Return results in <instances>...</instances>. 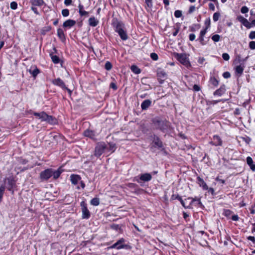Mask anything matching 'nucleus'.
Listing matches in <instances>:
<instances>
[{"label":"nucleus","instance_id":"obj_1","mask_svg":"<svg viewBox=\"0 0 255 255\" xmlns=\"http://www.w3.org/2000/svg\"><path fill=\"white\" fill-rule=\"evenodd\" d=\"M108 146L104 142L99 143L95 147V155L96 156H100L104 152L107 151Z\"/></svg>","mask_w":255,"mask_h":255},{"label":"nucleus","instance_id":"obj_2","mask_svg":"<svg viewBox=\"0 0 255 255\" xmlns=\"http://www.w3.org/2000/svg\"><path fill=\"white\" fill-rule=\"evenodd\" d=\"M176 58L177 60L183 65L188 67L190 66V63L185 54H176Z\"/></svg>","mask_w":255,"mask_h":255},{"label":"nucleus","instance_id":"obj_3","mask_svg":"<svg viewBox=\"0 0 255 255\" xmlns=\"http://www.w3.org/2000/svg\"><path fill=\"white\" fill-rule=\"evenodd\" d=\"M80 205L82 212V218L89 219L90 217V212L87 208V204L84 201H82L81 202Z\"/></svg>","mask_w":255,"mask_h":255},{"label":"nucleus","instance_id":"obj_4","mask_svg":"<svg viewBox=\"0 0 255 255\" xmlns=\"http://www.w3.org/2000/svg\"><path fill=\"white\" fill-rule=\"evenodd\" d=\"M52 169H47L40 172L39 178L41 181L47 180L52 177Z\"/></svg>","mask_w":255,"mask_h":255},{"label":"nucleus","instance_id":"obj_5","mask_svg":"<svg viewBox=\"0 0 255 255\" xmlns=\"http://www.w3.org/2000/svg\"><path fill=\"white\" fill-rule=\"evenodd\" d=\"M40 120L41 122H46L49 124H53L55 119L51 116L48 115L45 112H41Z\"/></svg>","mask_w":255,"mask_h":255},{"label":"nucleus","instance_id":"obj_6","mask_svg":"<svg viewBox=\"0 0 255 255\" xmlns=\"http://www.w3.org/2000/svg\"><path fill=\"white\" fill-rule=\"evenodd\" d=\"M152 122L154 126L156 128L159 129L161 130H163L165 128V125L164 121L155 118L153 120Z\"/></svg>","mask_w":255,"mask_h":255},{"label":"nucleus","instance_id":"obj_7","mask_svg":"<svg viewBox=\"0 0 255 255\" xmlns=\"http://www.w3.org/2000/svg\"><path fill=\"white\" fill-rule=\"evenodd\" d=\"M112 25L117 32L124 28V24L117 19H113Z\"/></svg>","mask_w":255,"mask_h":255},{"label":"nucleus","instance_id":"obj_8","mask_svg":"<svg viewBox=\"0 0 255 255\" xmlns=\"http://www.w3.org/2000/svg\"><path fill=\"white\" fill-rule=\"evenodd\" d=\"M209 143L214 146H221L222 145V140L220 137L218 135H214L212 141Z\"/></svg>","mask_w":255,"mask_h":255},{"label":"nucleus","instance_id":"obj_9","mask_svg":"<svg viewBox=\"0 0 255 255\" xmlns=\"http://www.w3.org/2000/svg\"><path fill=\"white\" fill-rule=\"evenodd\" d=\"M185 201L187 202L189 201V205L191 206V205L192 204H193L194 202H196V204L197 206H202V203L200 201V198H198V197H195V198H192V197H189L187 199H186L185 200Z\"/></svg>","mask_w":255,"mask_h":255},{"label":"nucleus","instance_id":"obj_10","mask_svg":"<svg viewBox=\"0 0 255 255\" xmlns=\"http://www.w3.org/2000/svg\"><path fill=\"white\" fill-rule=\"evenodd\" d=\"M125 242V240L123 238H122L118 240L116 243L113 244L111 248L112 249H117L118 250H120L123 249L125 247V246L123 245V243Z\"/></svg>","mask_w":255,"mask_h":255},{"label":"nucleus","instance_id":"obj_11","mask_svg":"<svg viewBox=\"0 0 255 255\" xmlns=\"http://www.w3.org/2000/svg\"><path fill=\"white\" fill-rule=\"evenodd\" d=\"M81 180V177L80 175L77 174H72L70 176V181L72 184L76 185Z\"/></svg>","mask_w":255,"mask_h":255},{"label":"nucleus","instance_id":"obj_12","mask_svg":"<svg viewBox=\"0 0 255 255\" xmlns=\"http://www.w3.org/2000/svg\"><path fill=\"white\" fill-rule=\"evenodd\" d=\"M152 176L150 173H146L139 175V180L144 182H148L151 180Z\"/></svg>","mask_w":255,"mask_h":255},{"label":"nucleus","instance_id":"obj_13","mask_svg":"<svg viewBox=\"0 0 255 255\" xmlns=\"http://www.w3.org/2000/svg\"><path fill=\"white\" fill-rule=\"evenodd\" d=\"M52 83L56 86L60 87L63 89L64 88H66V87L64 83V82L60 78H57L52 81Z\"/></svg>","mask_w":255,"mask_h":255},{"label":"nucleus","instance_id":"obj_14","mask_svg":"<svg viewBox=\"0 0 255 255\" xmlns=\"http://www.w3.org/2000/svg\"><path fill=\"white\" fill-rule=\"evenodd\" d=\"M151 105V101L147 99L143 101L141 104V108L142 110H147Z\"/></svg>","mask_w":255,"mask_h":255},{"label":"nucleus","instance_id":"obj_15","mask_svg":"<svg viewBox=\"0 0 255 255\" xmlns=\"http://www.w3.org/2000/svg\"><path fill=\"white\" fill-rule=\"evenodd\" d=\"M76 24V21L73 19H68L64 22L63 26L66 28H71Z\"/></svg>","mask_w":255,"mask_h":255},{"label":"nucleus","instance_id":"obj_16","mask_svg":"<svg viewBox=\"0 0 255 255\" xmlns=\"http://www.w3.org/2000/svg\"><path fill=\"white\" fill-rule=\"evenodd\" d=\"M197 183L200 186L202 187L204 190H208V187L203 179L200 177H197Z\"/></svg>","mask_w":255,"mask_h":255},{"label":"nucleus","instance_id":"obj_17","mask_svg":"<svg viewBox=\"0 0 255 255\" xmlns=\"http://www.w3.org/2000/svg\"><path fill=\"white\" fill-rule=\"evenodd\" d=\"M244 68L245 66L244 64H241L236 66L235 67L236 73L239 74L240 75H242L243 73Z\"/></svg>","mask_w":255,"mask_h":255},{"label":"nucleus","instance_id":"obj_18","mask_svg":"<svg viewBox=\"0 0 255 255\" xmlns=\"http://www.w3.org/2000/svg\"><path fill=\"white\" fill-rule=\"evenodd\" d=\"M225 91H226L225 86L224 85H223V86H221V87L219 89L216 90L214 93V95L221 96L223 94L225 93Z\"/></svg>","mask_w":255,"mask_h":255},{"label":"nucleus","instance_id":"obj_19","mask_svg":"<svg viewBox=\"0 0 255 255\" xmlns=\"http://www.w3.org/2000/svg\"><path fill=\"white\" fill-rule=\"evenodd\" d=\"M247 163L253 171H255V164H254L253 159L250 156L247 157Z\"/></svg>","mask_w":255,"mask_h":255},{"label":"nucleus","instance_id":"obj_20","mask_svg":"<svg viewBox=\"0 0 255 255\" xmlns=\"http://www.w3.org/2000/svg\"><path fill=\"white\" fill-rule=\"evenodd\" d=\"M84 135L85 136L89 137L91 138H94L95 136V132L93 130L87 129L84 131Z\"/></svg>","mask_w":255,"mask_h":255},{"label":"nucleus","instance_id":"obj_21","mask_svg":"<svg viewBox=\"0 0 255 255\" xmlns=\"http://www.w3.org/2000/svg\"><path fill=\"white\" fill-rule=\"evenodd\" d=\"M247 58H248V57H246L245 59L242 58L241 55H238L236 57V59H235V60L234 61V63L235 64H243V63L245 62L246 61Z\"/></svg>","mask_w":255,"mask_h":255},{"label":"nucleus","instance_id":"obj_22","mask_svg":"<svg viewBox=\"0 0 255 255\" xmlns=\"http://www.w3.org/2000/svg\"><path fill=\"white\" fill-rule=\"evenodd\" d=\"M98 23L99 21L95 17H92L89 19V24L92 27L96 26Z\"/></svg>","mask_w":255,"mask_h":255},{"label":"nucleus","instance_id":"obj_23","mask_svg":"<svg viewBox=\"0 0 255 255\" xmlns=\"http://www.w3.org/2000/svg\"><path fill=\"white\" fill-rule=\"evenodd\" d=\"M121 38L123 40H126L128 38V36L124 28L118 32Z\"/></svg>","mask_w":255,"mask_h":255},{"label":"nucleus","instance_id":"obj_24","mask_svg":"<svg viewBox=\"0 0 255 255\" xmlns=\"http://www.w3.org/2000/svg\"><path fill=\"white\" fill-rule=\"evenodd\" d=\"M153 143L155 146L159 148H161L162 146V142L160 141L159 137L155 135H154Z\"/></svg>","mask_w":255,"mask_h":255},{"label":"nucleus","instance_id":"obj_25","mask_svg":"<svg viewBox=\"0 0 255 255\" xmlns=\"http://www.w3.org/2000/svg\"><path fill=\"white\" fill-rule=\"evenodd\" d=\"M30 3L33 6H40L44 4L43 0H30Z\"/></svg>","mask_w":255,"mask_h":255},{"label":"nucleus","instance_id":"obj_26","mask_svg":"<svg viewBox=\"0 0 255 255\" xmlns=\"http://www.w3.org/2000/svg\"><path fill=\"white\" fill-rule=\"evenodd\" d=\"M61 172V170L60 169V168L55 171L52 169V176H53L54 179H56L60 176Z\"/></svg>","mask_w":255,"mask_h":255},{"label":"nucleus","instance_id":"obj_27","mask_svg":"<svg viewBox=\"0 0 255 255\" xmlns=\"http://www.w3.org/2000/svg\"><path fill=\"white\" fill-rule=\"evenodd\" d=\"M29 72L34 78L36 77L40 72L39 70L37 68L36 66L34 67L33 70H32L31 69H29Z\"/></svg>","mask_w":255,"mask_h":255},{"label":"nucleus","instance_id":"obj_28","mask_svg":"<svg viewBox=\"0 0 255 255\" xmlns=\"http://www.w3.org/2000/svg\"><path fill=\"white\" fill-rule=\"evenodd\" d=\"M57 35L61 40H63L65 39V34L61 28H58L57 29Z\"/></svg>","mask_w":255,"mask_h":255},{"label":"nucleus","instance_id":"obj_29","mask_svg":"<svg viewBox=\"0 0 255 255\" xmlns=\"http://www.w3.org/2000/svg\"><path fill=\"white\" fill-rule=\"evenodd\" d=\"M210 82L215 87H217L219 84V81L215 77H211L210 78Z\"/></svg>","mask_w":255,"mask_h":255},{"label":"nucleus","instance_id":"obj_30","mask_svg":"<svg viewBox=\"0 0 255 255\" xmlns=\"http://www.w3.org/2000/svg\"><path fill=\"white\" fill-rule=\"evenodd\" d=\"M108 146V148L107 150L109 151H111L112 152H114L116 148V144L114 143H108L107 144Z\"/></svg>","mask_w":255,"mask_h":255},{"label":"nucleus","instance_id":"obj_31","mask_svg":"<svg viewBox=\"0 0 255 255\" xmlns=\"http://www.w3.org/2000/svg\"><path fill=\"white\" fill-rule=\"evenodd\" d=\"M111 228L117 232L121 233L122 232L121 227L119 225L113 224L111 226Z\"/></svg>","mask_w":255,"mask_h":255},{"label":"nucleus","instance_id":"obj_32","mask_svg":"<svg viewBox=\"0 0 255 255\" xmlns=\"http://www.w3.org/2000/svg\"><path fill=\"white\" fill-rule=\"evenodd\" d=\"M130 69L135 74H138L141 72L140 69L136 65H132Z\"/></svg>","mask_w":255,"mask_h":255},{"label":"nucleus","instance_id":"obj_33","mask_svg":"<svg viewBox=\"0 0 255 255\" xmlns=\"http://www.w3.org/2000/svg\"><path fill=\"white\" fill-rule=\"evenodd\" d=\"M50 56L52 62L55 64H58L59 63L60 60L59 57L56 55H53L50 54Z\"/></svg>","mask_w":255,"mask_h":255},{"label":"nucleus","instance_id":"obj_34","mask_svg":"<svg viewBox=\"0 0 255 255\" xmlns=\"http://www.w3.org/2000/svg\"><path fill=\"white\" fill-rule=\"evenodd\" d=\"M91 205L93 206H98L100 204V200L98 198H94L91 200Z\"/></svg>","mask_w":255,"mask_h":255},{"label":"nucleus","instance_id":"obj_35","mask_svg":"<svg viewBox=\"0 0 255 255\" xmlns=\"http://www.w3.org/2000/svg\"><path fill=\"white\" fill-rule=\"evenodd\" d=\"M233 214V212L229 209H224L223 214L227 217H230V216Z\"/></svg>","mask_w":255,"mask_h":255},{"label":"nucleus","instance_id":"obj_36","mask_svg":"<svg viewBox=\"0 0 255 255\" xmlns=\"http://www.w3.org/2000/svg\"><path fill=\"white\" fill-rule=\"evenodd\" d=\"M182 205L185 208H190V206L189 205V201L186 202L183 201L182 199L181 200H179Z\"/></svg>","mask_w":255,"mask_h":255},{"label":"nucleus","instance_id":"obj_37","mask_svg":"<svg viewBox=\"0 0 255 255\" xmlns=\"http://www.w3.org/2000/svg\"><path fill=\"white\" fill-rule=\"evenodd\" d=\"M220 16L219 12H215L213 14V19L214 21H217L219 20Z\"/></svg>","mask_w":255,"mask_h":255},{"label":"nucleus","instance_id":"obj_38","mask_svg":"<svg viewBox=\"0 0 255 255\" xmlns=\"http://www.w3.org/2000/svg\"><path fill=\"white\" fill-rule=\"evenodd\" d=\"M105 68L107 70H110L112 68V65L109 61H107L105 65Z\"/></svg>","mask_w":255,"mask_h":255},{"label":"nucleus","instance_id":"obj_39","mask_svg":"<svg viewBox=\"0 0 255 255\" xmlns=\"http://www.w3.org/2000/svg\"><path fill=\"white\" fill-rule=\"evenodd\" d=\"M157 76L158 78H164L166 76V73L163 71H158Z\"/></svg>","mask_w":255,"mask_h":255},{"label":"nucleus","instance_id":"obj_40","mask_svg":"<svg viewBox=\"0 0 255 255\" xmlns=\"http://www.w3.org/2000/svg\"><path fill=\"white\" fill-rule=\"evenodd\" d=\"M212 39L214 42H218L220 39V36L218 34H215L212 36Z\"/></svg>","mask_w":255,"mask_h":255},{"label":"nucleus","instance_id":"obj_41","mask_svg":"<svg viewBox=\"0 0 255 255\" xmlns=\"http://www.w3.org/2000/svg\"><path fill=\"white\" fill-rule=\"evenodd\" d=\"M10 7L12 9H16L17 7V3L15 1H12L10 4Z\"/></svg>","mask_w":255,"mask_h":255},{"label":"nucleus","instance_id":"obj_42","mask_svg":"<svg viewBox=\"0 0 255 255\" xmlns=\"http://www.w3.org/2000/svg\"><path fill=\"white\" fill-rule=\"evenodd\" d=\"M243 25L247 28H251L252 27L251 22H249L247 19L245 21Z\"/></svg>","mask_w":255,"mask_h":255},{"label":"nucleus","instance_id":"obj_43","mask_svg":"<svg viewBox=\"0 0 255 255\" xmlns=\"http://www.w3.org/2000/svg\"><path fill=\"white\" fill-rule=\"evenodd\" d=\"M62 14L63 16L66 17L69 14V11L68 9H64L62 10Z\"/></svg>","mask_w":255,"mask_h":255},{"label":"nucleus","instance_id":"obj_44","mask_svg":"<svg viewBox=\"0 0 255 255\" xmlns=\"http://www.w3.org/2000/svg\"><path fill=\"white\" fill-rule=\"evenodd\" d=\"M174 16L177 18H179L182 16V11L177 10L174 12Z\"/></svg>","mask_w":255,"mask_h":255},{"label":"nucleus","instance_id":"obj_45","mask_svg":"<svg viewBox=\"0 0 255 255\" xmlns=\"http://www.w3.org/2000/svg\"><path fill=\"white\" fill-rule=\"evenodd\" d=\"M4 190L5 187L4 186H2L0 187V202L1 201V199L2 198Z\"/></svg>","mask_w":255,"mask_h":255},{"label":"nucleus","instance_id":"obj_46","mask_svg":"<svg viewBox=\"0 0 255 255\" xmlns=\"http://www.w3.org/2000/svg\"><path fill=\"white\" fill-rule=\"evenodd\" d=\"M237 19L243 24L247 19L242 15H239L237 17Z\"/></svg>","mask_w":255,"mask_h":255},{"label":"nucleus","instance_id":"obj_47","mask_svg":"<svg viewBox=\"0 0 255 255\" xmlns=\"http://www.w3.org/2000/svg\"><path fill=\"white\" fill-rule=\"evenodd\" d=\"M205 25H206V28L208 29V28L210 26V19L208 18L206 19L205 21Z\"/></svg>","mask_w":255,"mask_h":255},{"label":"nucleus","instance_id":"obj_48","mask_svg":"<svg viewBox=\"0 0 255 255\" xmlns=\"http://www.w3.org/2000/svg\"><path fill=\"white\" fill-rule=\"evenodd\" d=\"M249 47L252 50L255 49V41H252L249 43Z\"/></svg>","mask_w":255,"mask_h":255},{"label":"nucleus","instance_id":"obj_49","mask_svg":"<svg viewBox=\"0 0 255 255\" xmlns=\"http://www.w3.org/2000/svg\"><path fill=\"white\" fill-rule=\"evenodd\" d=\"M248 11L249 8L246 6H243L241 9V11L242 13H246L248 12Z\"/></svg>","mask_w":255,"mask_h":255},{"label":"nucleus","instance_id":"obj_50","mask_svg":"<svg viewBox=\"0 0 255 255\" xmlns=\"http://www.w3.org/2000/svg\"><path fill=\"white\" fill-rule=\"evenodd\" d=\"M150 57L153 60H157L158 59V56L157 54L155 53H152L150 54Z\"/></svg>","mask_w":255,"mask_h":255},{"label":"nucleus","instance_id":"obj_51","mask_svg":"<svg viewBox=\"0 0 255 255\" xmlns=\"http://www.w3.org/2000/svg\"><path fill=\"white\" fill-rule=\"evenodd\" d=\"M222 57L223 58L226 60V61H228L230 59V56L227 53H224L222 54Z\"/></svg>","mask_w":255,"mask_h":255},{"label":"nucleus","instance_id":"obj_52","mask_svg":"<svg viewBox=\"0 0 255 255\" xmlns=\"http://www.w3.org/2000/svg\"><path fill=\"white\" fill-rule=\"evenodd\" d=\"M223 76L224 78L228 79L231 77V74L229 72H225L223 74Z\"/></svg>","mask_w":255,"mask_h":255},{"label":"nucleus","instance_id":"obj_53","mask_svg":"<svg viewBox=\"0 0 255 255\" xmlns=\"http://www.w3.org/2000/svg\"><path fill=\"white\" fill-rule=\"evenodd\" d=\"M207 28H205L204 29L201 30L200 33V36H201V37H204L205 35L206 34L207 31Z\"/></svg>","mask_w":255,"mask_h":255},{"label":"nucleus","instance_id":"obj_54","mask_svg":"<svg viewBox=\"0 0 255 255\" xmlns=\"http://www.w3.org/2000/svg\"><path fill=\"white\" fill-rule=\"evenodd\" d=\"M145 3L148 7L151 8L152 6V0H145Z\"/></svg>","mask_w":255,"mask_h":255},{"label":"nucleus","instance_id":"obj_55","mask_svg":"<svg viewBox=\"0 0 255 255\" xmlns=\"http://www.w3.org/2000/svg\"><path fill=\"white\" fill-rule=\"evenodd\" d=\"M199 40L200 41V43L202 45H204L206 44L204 41V38L203 36L201 37V36H199Z\"/></svg>","mask_w":255,"mask_h":255},{"label":"nucleus","instance_id":"obj_56","mask_svg":"<svg viewBox=\"0 0 255 255\" xmlns=\"http://www.w3.org/2000/svg\"><path fill=\"white\" fill-rule=\"evenodd\" d=\"M249 38L251 39H255V31H253L250 32Z\"/></svg>","mask_w":255,"mask_h":255},{"label":"nucleus","instance_id":"obj_57","mask_svg":"<svg viewBox=\"0 0 255 255\" xmlns=\"http://www.w3.org/2000/svg\"><path fill=\"white\" fill-rule=\"evenodd\" d=\"M35 6H32L31 7V9L37 15H39V13L37 10V9L36 7H35Z\"/></svg>","mask_w":255,"mask_h":255},{"label":"nucleus","instance_id":"obj_58","mask_svg":"<svg viewBox=\"0 0 255 255\" xmlns=\"http://www.w3.org/2000/svg\"><path fill=\"white\" fill-rule=\"evenodd\" d=\"M79 14L80 15V16H87L88 15V12L85 11V10H83V11H79Z\"/></svg>","mask_w":255,"mask_h":255},{"label":"nucleus","instance_id":"obj_59","mask_svg":"<svg viewBox=\"0 0 255 255\" xmlns=\"http://www.w3.org/2000/svg\"><path fill=\"white\" fill-rule=\"evenodd\" d=\"M181 197L179 196L178 195H173L171 197V199H173V200H174V199H177L179 201V200H181Z\"/></svg>","mask_w":255,"mask_h":255},{"label":"nucleus","instance_id":"obj_60","mask_svg":"<svg viewBox=\"0 0 255 255\" xmlns=\"http://www.w3.org/2000/svg\"><path fill=\"white\" fill-rule=\"evenodd\" d=\"M33 115L34 116H35L36 118H37L40 120L41 116V112H40V113L33 112Z\"/></svg>","mask_w":255,"mask_h":255},{"label":"nucleus","instance_id":"obj_61","mask_svg":"<svg viewBox=\"0 0 255 255\" xmlns=\"http://www.w3.org/2000/svg\"><path fill=\"white\" fill-rule=\"evenodd\" d=\"M196 36L193 33H191L189 34V38L190 41H193L195 39Z\"/></svg>","mask_w":255,"mask_h":255},{"label":"nucleus","instance_id":"obj_62","mask_svg":"<svg viewBox=\"0 0 255 255\" xmlns=\"http://www.w3.org/2000/svg\"><path fill=\"white\" fill-rule=\"evenodd\" d=\"M193 90L195 91H199L200 90V87L197 85H194L193 86Z\"/></svg>","mask_w":255,"mask_h":255},{"label":"nucleus","instance_id":"obj_63","mask_svg":"<svg viewBox=\"0 0 255 255\" xmlns=\"http://www.w3.org/2000/svg\"><path fill=\"white\" fill-rule=\"evenodd\" d=\"M195 10V7L193 5L191 6L189 9L188 12L189 13H192Z\"/></svg>","mask_w":255,"mask_h":255},{"label":"nucleus","instance_id":"obj_64","mask_svg":"<svg viewBox=\"0 0 255 255\" xmlns=\"http://www.w3.org/2000/svg\"><path fill=\"white\" fill-rule=\"evenodd\" d=\"M232 219L233 221H237L239 220V217H238V216L237 215H234L232 216Z\"/></svg>","mask_w":255,"mask_h":255}]
</instances>
